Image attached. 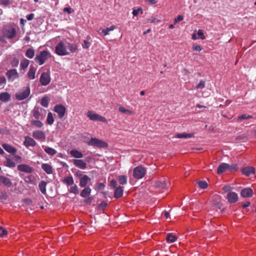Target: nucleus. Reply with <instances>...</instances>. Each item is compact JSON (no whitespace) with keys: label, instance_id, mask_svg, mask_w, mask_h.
<instances>
[{"label":"nucleus","instance_id":"1","mask_svg":"<svg viewBox=\"0 0 256 256\" xmlns=\"http://www.w3.org/2000/svg\"><path fill=\"white\" fill-rule=\"evenodd\" d=\"M52 56L50 53L46 50L41 52L40 54L35 58V61L39 64V65L43 64L45 62Z\"/></svg>","mask_w":256,"mask_h":256},{"label":"nucleus","instance_id":"2","mask_svg":"<svg viewBox=\"0 0 256 256\" xmlns=\"http://www.w3.org/2000/svg\"><path fill=\"white\" fill-rule=\"evenodd\" d=\"M56 53L60 56H67L70 54L66 46L62 42H59L55 48Z\"/></svg>","mask_w":256,"mask_h":256},{"label":"nucleus","instance_id":"3","mask_svg":"<svg viewBox=\"0 0 256 256\" xmlns=\"http://www.w3.org/2000/svg\"><path fill=\"white\" fill-rule=\"evenodd\" d=\"M88 144L98 148H106L108 146L106 142L96 138H92L88 142Z\"/></svg>","mask_w":256,"mask_h":256},{"label":"nucleus","instance_id":"4","mask_svg":"<svg viewBox=\"0 0 256 256\" xmlns=\"http://www.w3.org/2000/svg\"><path fill=\"white\" fill-rule=\"evenodd\" d=\"M146 169L142 166L136 167L133 171V176L136 179H141L145 176Z\"/></svg>","mask_w":256,"mask_h":256},{"label":"nucleus","instance_id":"5","mask_svg":"<svg viewBox=\"0 0 256 256\" xmlns=\"http://www.w3.org/2000/svg\"><path fill=\"white\" fill-rule=\"evenodd\" d=\"M212 206L213 210L216 212H218V210L220 212H222V204L221 202L220 197L219 196L215 195L212 197Z\"/></svg>","mask_w":256,"mask_h":256},{"label":"nucleus","instance_id":"6","mask_svg":"<svg viewBox=\"0 0 256 256\" xmlns=\"http://www.w3.org/2000/svg\"><path fill=\"white\" fill-rule=\"evenodd\" d=\"M30 94V87H26L20 90L16 94V98L17 100H21L26 98Z\"/></svg>","mask_w":256,"mask_h":256},{"label":"nucleus","instance_id":"7","mask_svg":"<svg viewBox=\"0 0 256 256\" xmlns=\"http://www.w3.org/2000/svg\"><path fill=\"white\" fill-rule=\"evenodd\" d=\"M16 30L12 26H6L4 29V34L8 38H13L16 36Z\"/></svg>","mask_w":256,"mask_h":256},{"label":"nucleus","instance_id":"8","mask_svg":"<svg viewBox=\"0 0 256 256\" xmlns=\"http://www.w3.org/2000/svg\"><path fill=\"white\" fill-rule=\"evenodd\" d=\"M72 162L76 167L80 169L85 170L86 168L87 164L82 160L74 159L72 160Z\"/></svg>","mask_w":256,"mask_h":256},{"label":"nucleus","instance_id":"9","mask_svg":"<svg viewBox=\"0 0 256 256\" xmlns=\"http://www.w3.org/2000/svg\"><path fill=\"white\" fill-rule=\"evenodd\" d=\"M88 117L92 120H96L102 122H106V119L96 113H88Z\"/></svg>","mask_w":256,"mask_h":256},{"label":"nucleus","instance_id":"10","mask_svg":"<svg viewBox=\"0 0 256 256\" xmlns=\"http://www.w3.org/2000/svg\"><path fill=\"white\" fill-rule=\"evenodd\" d=\"M40 81L43 86L48 84L50 81V75L46 72H43L40 76Z\"/></svg>","mask_w":256,"mask_h":256},{"label":"nucleus","instance_id":"11","mask_svg":"<svg viewBox=\"0 0 256 256\" xmlns=\"http://www.w3.org/2000/svg\"><path fill=\"white\" fill-rule=\"evenodd\" d=\"M33 137L41 141H44L46 138L45 133L42 130H34L33 132Z\"/></svg>","mask_w":256,"mask_h":256},{"label":"nucleus","instance_id":"12","mask_svg":"<svg viewBox=\"0 0 256 256\" xmlns=\"http://www.w3.org/2000/svg\"><path fill=\"white\" fill-rule=\"evenodd\" d=\"M226 198L231 204L236 202L238 200V194L234 192H229L227 194Z\"/></svg>","mask_w":256,"mask_h":256},{"label":"nucleus","instance_id":"13","mask_svg":"<svg viewBox=\"0 0 256 256\" xmlns=\"http://www.w3.org/2000/svg\"><path fill=\"white\" fill-rule=\"evenodd\" d=\"M241 171L242 174H244L246 176H249L252 174H254L255 169L253 166H248L242 168Z\"/></svg>","mask_w":256,"mask_h":256},{"label":"nucleus","instance_id":"14","mask_svg":"<svg viewBox=\"0 0 256 256\" xmlns=\"http://www.w3.org/2000/svg\"><path fill=\"white\" fill-rule=\"evenodd\" d=\"M9 80L14 81L16 78H18V74L16 70L13 69L8 71L6 74Z\"/></svg>","mask_w":256,"mask_h":256},{"label":"nucleus","instance_id":"15","mask_svg":"<svg viewBox=\"0 0 256 256\" xmlns=\"http://www.w3.org/2000/svg\"><path fill=\"white\" fill-rule=\"evenodd\" d=\"M240 195L243 198H250L253 195V190L250 188H244L241 190Z\"/></svg>","mask_w":256,"mask_h":256},{"label":"nucleus","instance_id":"16","mask_svg":"<svg viewBox=\"0 0 256 256\" xmlns=\"http://www.w3.org/2000/svg\"><path fill=\"white\" fill-rule=\"evenodd\" d=\"M18 170L20 172L26 173H31L32 172V168L28 164H21L18 166Z\"/></svg>","mask_w":256,"mask_h":256},{"label":"nucleus","instance_id":"17","mask_svg":"<svg viewBox=\"0 0 256 256\" xmlns=\"http://www.w3.org/2000/svg\"><path fill=\"white\" fill-rule=\"evenodd\" d=\"M90 178L87 175H84V176L80 178V186L82 188L86 187L88 184L90 182Z\"/></svg>","mask_w":256,"mask_h":256},{"label":"nucleus","instance_id":"18","mask_svg":"<svg viewBox=\"0 0 256 256\" xmlns=\"http://www.w3.org/2000/svg\"><path fill=\"white\" fill-rule=\"evenodd\" d=\"M0 182L7 187H10L12 185L10 179L3 176H0Z\"/></svg>","mask_w":256,"mask_h":256},{"label":"nucleus","instance_id":"19","mask_svg":"<svg viewBox=\"0 0 256 256\" xmlns=\"http://www.w3.org/2000/svg\"><path fill=\"white\" fill-rule=\"evenodd\" d=\"M229 164L226 163L221 164L218 167L217 170V173L221 174L224 172L226 170H228Z\"/></svg>","mask_w":256,"mask_h":256},{"label":"nucleus","instance_id":"20","mask_svg":"<svg viewBox=\"0 0 256 256\" xmlns=\"http://www.w3.org/2000/svg\"><path fill=\"white\" fill-rule=\"evenodd\" d=\"M42 168L47 174H52L53 172L52 166L48 164H42Z\"/></svg>","mask_w":256,"mask_h":256},{"label":"nucleus","instance_id":"21","mask_svg":"<svg viewBox=\"0 0 256 256\" xmlns=\"http://www.w3.org/2000/svg\"><path fill=\"white\" fill-rule=\"evenodd\" d=\"M84 188L80 192V196L82 198H86L90 194L92 189L89 186L84 187Z\"/></svg>","mask_w":256,"mask_h":256},{"label":"nucleus","instance_id":"22","mask_svg":"<svg viewBox=\"0 0 256 256\" xmlns=\"http://www.w3.org/2000/svg\"><path fill=\"white\" fill-rule=\"evenodd\" d=\"M124 190L120 186L116 187L115 189L114 193V197L116 198H118L122 196L123 194Z\"/></svg>","mask_w":256,"mask_h":256},{"label":"nucleus","instance_id":"23","mask_svg":"<svg viewBox=\"0 0 256 256\" xmlns=\"http://www.w3.org/2000/svg\"><path fill=\"white\" fill-rule=\"evenodd\" d=\"M70 155L76 158H80L83 157V154L80 151L76 150H72L70 152Z\"/></svg>","mask_w":256,"mask_h":256},{"label":"nucleus","instance_id":"24","mask_svg":"<svg viewBox=\"0 0 256 256\" xmlns=\"http://www.w3.org/2000/svg\"><path fill=\"white\" fill-rule=\"evenodd\" d=\"M3 148L8 152L14 154L16 152V150L10 144H4L2 145Z\"/></svg>","mask_w":256,"mask_h":256},{"label":"nucleus","instance_id":"25","mask_svg":"<svg viewBox=\"0 0 256 256\" xmlns=\"http://www.w3.org/2000/svg\"><path fill=\"white\" fill-rule=\"evenodd\" d=\"M10 94L8 92H4L0 94V100L3 102H7L10 100Z\"/></svg>","mask_w":256,"mask_h":256},{"label":"nucleus","instance_id":"26","mask_svg":"<svg viewBox=\"0 0 256 256\" xmlns=\"http://www.w3.org/2000/svg\"><path fill=\"white\" fill-rule=\"evenodd\" d=\"M46 184L47 183L44 180L41 181L38 184L39 189L41 192L44 194H46Z\"/></svg>","mask_w":256,"mask_h":256},{"label":"nucleus","instance_id":"27","mask_svg":"<svg viewBox=\"0 0 256 256\" xmlns=\"http://www.w3.org/2000/svg\"><path fill=\"white\" fill-rule=\"evenodd\" d=\"M156 186L158 188H164L168 186V182H166V180L164 178L162 180L157 182Z\"/></svg>","mask_w":256,"mask_h":256},{"label":"nucleus","instance_id":"28","mask_svg":"<svg viewBox=\"0 0 256 256\" xmlns=\"http://www.w3.org/2000/svg\"><path fill=\"white\" fill-rule=\"evenodd\" d=\"M177 240V237L176 235H174L171 233L168 234L166 236V240L168 242H174Z\"/></svg>","mask_w":256,"mask_h":256},{"label":"nucleus","instance_id":"29","mask_svg":"<svg viewBox=\"0 0 256 256\" xmlns=\"http://www.w3.org/2000/svg\"><path fill=\"white\" fill-rule=\"evenodd\" d=\"M194 136V134L180 133L176 135V138H190Z\"/></svg>","mask_w":256,"mask_h":256},{"label":"nucleus","instance_id":"30","mask_svg":"<svg viewBox=\"0 0 256 256\" xmlns=\"http://www.w3.org/2000/svg\"><path fill=\"white\" fill-rule=\"evenodd\" d=\"M63 182L68 186H72L74 184V180L72 176L66 177Z\"/></svg>","mask_w":256,"mask_h":256},{"label":"nucleus","instance_id":"31","mask_svg":"<svg viewBox=\"0 0 256 256\" xmlns=\"http://www.w3.org/2000/svg\"><path fill=\"white\" fill-rule=\"evenodd\" d=\"M66 108L62 104L56 105L54 108V112H66Z\"/></svg>","mask_w":256,"mask_h":256},{"label":"nucleus","instance_id":"32","mask_svg":"<svg viewBox=\"0 0 256 256\" xmlns=\"http://www.w3.org/2000/svg\"><path fill=\"white\" fill-rule=\"evenodd\" d=\"M118 182L122 185L126 184L127 183V177L126 176L122 175L118 176Z\"/></svg>","mask_w":256,"mask_h":256},{"label":"nucleus","instance_id":"33","mask_svg":"<svg viewBox=\"0 0 256 256\" xmlns=\"http://www.w3.org/2000/svg\"><path fill=\"white\" fill-rule=\"evenodd\" d=\"M50 102V98L48 96L43 97L41 100V104L44 107H48Z\"/></svg>","mask_w":256,"mask_h":256},{"label":"nucleus","instance_id":"34","mask_svg":"<svg viewBox=\"0 0 256 256\" xmlns=\"http://www.w3.org/2000/svg\"><path fill=\"white\" fill-rule=\"evenodd\" d=\"M44 151L48 154L50 156H54L56 153V151L54 148L50 147H46L44 148Z\"/></svg>","mask_w":256,"mask_h":256},{"label":"nucleus","instance_id":"35","mask_svg":"<svg viewBox=\"0 0 256 256\" xmlns=\"http://www.w3.org/2000/svg\"><path fill=\"white\" fill-rule=\"evenodd\" d=\"M197 184L198 186L202 189H205L208 186V183L206 181L199 180Z\"/></svg>","mask_w":256,"mask_h":256},{"label":"nucleus","instance_id":"36","mask_svg":"<svg viewBox=\"0 0 256 256\" xmlns=\"http://www.w3.org/2000/svg\"><path fill=\"white\" fill-rule=\"evenodd\" d=\"M54 122V118L53 117V115L52 113H48L47 118H46V122L48 124H52Z\"/></svg>","mask_w":256,"mask_h":256},{"label":"nucleus","instance_id":"37","mask_svg":"<svg viewBox=\"0 0 256 256\" xmlns=\"http://www.w3.org/2000/svg\"><path fill=\"white\" fill-rule=\"evenodd\" d=\"M28 64L29 60L26 59H24L21 62L20 66L22 69L24 70L28 66Z\"/></svg>","mask_w":256,"mask_h":256},{"label":"nucleus","instance_id":"38","mask_svg":"<svg viewBox=\"0 0 256 256\" xmlns=\"http://www.w3.org/2000/svg\"><path fill=\"white\" fill-rule=\"evenodd\" d=\"M68 48L71 52L74 53L76 52L78 50L77 46L74 44H70L68 46Z\"/></svg>","mask_w":256,"mask_h":256},{"label":"nucleus","instance_id":"39","mask_svg":"<svg viewBox=\"0 0 256 256\" xmlns=\"http://www.w3.org/2000/svg\"><path fill=\"white\" fill-rule=\"evenodd\" d=\"M24 144L27 147L32 146V138L30 136H26L25 138Z\"/></svg>","mask_w":256,"mask_h":256},{"label":"nucleus","instance_id":"40","mask_svg":"<svg viewBox=\"0 0 256 256\" xmlns=\"http://www.w3.org/2000/svg\"><path fill=\"white\" fill-rule=\"evenodd\" d=\"M8 194L6 190H0V200H6L8 198Z\"/></svg>","mask_w":256,"mask_h":256},{"label":"nucleus","instance_id":"41","mask_svg":"<svg viewBox=\"0 0 256 256\" xmlns=\"http://www.w3.org/2000/svg\"><path fill=\"white\" fill-rule=\"evenodd\" d=\"M5 165L8 167L13 168L14 167L16 164L10 158H6V161L5 163Z\"/></svg>","mask_w":256,"mask_h":256},{"label":"nucleus","instance_id":"42","mask_svg":"<svg viewBox=\"0 0 256 256\" xmlns=\"http://www.w3.org/2000/svg\"><path fill=\"white\" fill-rule=\"evenodd\" d=\"M70 192L73 193L75 194H78L79 192L78 186L76 184L72 186L70 188Z\"/></svg>","mask_w":256,"mask_h":256},{"label":"nucleus","instance_id":"43","mask_svg":"<svg viewBox=\"0 0 256 256\" xmlns=\"http://www.w3.org/2000/svg\"><path fill=\"white\" fill-rule=\"evenodd\" d=\"M114 28L115 26H112L110 28H108L106 29L103 30L102 32L104 36H106L109 34V32L110 31L114 30Z\"/></svg>","mask_w":256,"mask_h":256},{"label":"nucleus","instance_id":"44","mask_svg":"<svg viewBox=\"0 0 256 256\" xmlns=\"http://www.w3.org/2000/svg\"><path fill=\"white\" fill-rule=\"evenodd\" d=\"M205 87V81L203 80H200L199 84L196 86L197 89H202Z\"/></svg>","mask_w":256,"mask_h":256},{"label":"nucleus","instance_id":"45","mask_svg":"<svg viewBox=\"0 0 256 256\" xmlns=\"http://www.w3.org/2000/svg\"><path fill=\"white\" fill-rule=\"evenodd\" d=\"M8 232L6 230L0 226V236L3 237L8 234Z\"/></svg>","mask_w":256,"mask_h":256},{"label":"nucleus","instance_id":"46","mask_svg":"<svg viewBox=\"0 0 256 256\" xmlns=\"http://www.w3.org/2000/svg\"><path fill=\"white\" fill-rule=\"evenodd\" d=\"M34 126L37 128H42L43 126V124L40 120H33Z\"/></svg>","mask_w":256,"mask_h":256},{"label":"nucleus","instance_id":"47","mask_svg":"<svg viewBox=\"0 0 256 256\" xmlns=\"http://www.w3.org/2000/svg\"><path fill=\"white\" fill-rule=\"evenodd\" d=\"M107 206V203L104 201L102 202L98 206V208L100 210H104Z\"/></svg>","mask_w":256,"mask_h":256},{"label":"nucleus","instance_id":"48","mask_svg":"<svg viewBox=\"0 0 256 256\" xmlns=\"http://www.w3.org/2000/svg\"><path fill=\"white\" fill-rule=\"evenodd\" d=\"M238 168L236 164H232L231 165L229 164V166L228 168V170H229L230 172H232V171L236 170H238Z\"/></svg>","mask_w":256,"mask_h":256},{"label":"nucleus","instance_id":"49","mask_svg":"<svg viewBox=\"0 0 256 256\" xmlns=\"http://www.w3.org/2000/svg\"><path fill=\"white\" fill-rule=\"evenodd\" d=\"M140 12L142 13V9L140 8L134 10L132 13L134 16H136Z\"/></svg>","mask_w":256,"mask_h":256},{"label":"nucleus","instance_id":"50","mask_svg":"<svg viewBox=\"0 0 256 256\" xmlns=\"http://www.w3.org/2000/svg\"><path fill=\"white\" fill-rule=\"evenodd\" d=\"M252 116L247 114H242L240 116H239L238 118V120H244L250 118Z\"/></svg>","mask_w":256,"mask_h":256},{"label":"nucleus","instance_id":"51","mask_svg":"<svg viewBox=\"0 0 256 256\" xmlns=\"http://www.w3.org/2000/svg\"><path fill=\"white\" fill-rule=\"evenodd\" d=\"M6 84V79L4 76L0 77V86L4 87Z\"/></svg>","mask_w":256,"mask_h":256},{"label":"nucleus","instance_id":"52","mask_svg":"<svg viewBox=\"0 0 256 256\" xmlns=\"http://www.w3.org/2000/svg\"><path fill=\"white\" fill-rule=\"evenodd\" d=\"M232 190V188L229 186H224L222 188V190L224 192H230V191Z\"/></svg>","mask_w":256,"mask_h":256},{"label":"nucleus","instance_id":"53","mask_svg":"<svg viewBox=\"0 0 256 256\" xmlns=\"http://www.w3.org/2000/svg\"><path fill=\"white\" fill-rule=\"evenodd\" d=\"M105 185L103 183L99 182L97 184L98 190H100L104 189Z\"/></svg>","mask_w":256,"mask_h":256},{"label":"nucleus","instance_id":"54","mask_svg":"<svg viewBox=\"0 0 256 256\" xmlns=\"http://www.w3.org/2000/svg\"><path fill=\"white\" fill-rule=\"evenodd\" d=\"M90 46V43L87 40H84V44H82V47L84 48H88Z\"/></svg>","mask_w":256,"mask_h":256},{"label":"nucleus","instance_id":"55","mask_svg":"<svg viewBox=\"0 0 256 256\" xmlns=\"http://www.w3.org/2000/svg\"><path fill=\"white\" fill-rule=\"evenodd\" d=\"M198 35L200 37L202 40H204L206 37L204 36V34L201 30H199L198 32Z\"/></svg>","mask_w":256,"mask_h":256},{"label":"nucleus","instance_id":"56","mask_svg":"<svg viewBox=\"0 0 256 256\" xmlns=\"http://www.w3.org/2000/svg\"><path fill=\"white\" fill-rule=\"evenodd\" d=\"M192 50H194V51H197V52H200L202 50L201 46L200 45L194 46H192Z\"/></svg>","mask_w":256,"mask_h":256},{"label":"nucleus","instance_id":"57","mask_svg":"<svg viewBox=\"0 0 256 256\" xmlns=\"http://www.w3.org/2000/svg\"><path fill=\"white\" fill-rule=\"evenodd\" d=\"M13 160L17 162H20L22 161V158L18 155H14Z\"/></svg>","mask_w":256,"mask_h":256},{"label":"nucleus","instance_id":"58","mask_svg":"<svg viewBox=\"0 0 256 256\" xmlns=\"http://www.w3.org/2000/svg\"><path fill=\"white\" fill-rule=\"evenodd\" d=\"M117 182L116 180H112L110 181V186L112 188H116Z\"/></svg>","mask_w":256,"mask_h":256},{"label":"nucleus","instance_id":"59","mask_svg":"<svg viewBox=\"0 0 256 256\" xmlns=\"http://www.w3.org/2000/svg\"><path fill=\"white\" fill-rule=\"evenodd\" d=\"M184 16L182 15H179L177 17V18L174 19V24H176L180 21L182 20H184Z\"/></svg>","mask_w":256,"mask_h":256},{"label":"nucleus","instance_id":"60","mask_svg":"<svg viewBox=\"0 0 256 256\" xmlns=\"http://www.w3.org/2000/svg\"><path fill=\"white\" fill-rule=\"evenodd\" d=\"M26 56L27 57L31 58H32V50L30 48L28 49L26 52Z\"/></svg>","mask_w":256,"mask_h":256},{"label":"nucleus","instance_id":"61","mask_svg":"<svg viewBox=\"0 0 256 256\" xmlns=\"http://www.w3.org/2000/svg\"><path fill=\"white\" fill-rule=\"evenodd\" d=\"M92 197H89L88 198L84 200V202L87 204H90L92 200Z\"/></svg>","mask_w":256,"mask_h":256},{"label":"nucleus","instance_id":"62","mask_svg":"<svg viewBox=\"0 0 256 256\" xmlns=\"http://www.w3.org/2000/svg\"><path fill=\"white\" fill-rule=\"evenodd\" d=\"M64 12H67L68 14H70L72 12V9L70 8H64Z\"/></svg>","mask_w":256,"mask_h":256},{"label":"nucleus","instance_id":"63","mask_svg":"<svg viewBox=\"0 0 256 256\" xmlns=\"http://www.w3.org/2000/svg\"><path fill=\"white\" fill-rule=\"evenodd\" d=\"M75 175L79 178V179L80 180V178H82V176H84V175L82 174V172L80 171V170H78L77 171L76 174H75Z\"/></svg>","mask_w":256,"mask_h":256},{"label":"nucleus","instance_id":"64","mask_svg":"<svg viewBox=\"0 0 256 256\" xmlns=\"http://www.w3.org/2000/svg\"><path fill=\"white\" fill-rule=\"evenodd\" d=\"M250 202H246L244 204L242 205V208H245L247 207H248L250 205Z\"/></svg>","mask_w":256,"mask_h":256}]
</instances>
